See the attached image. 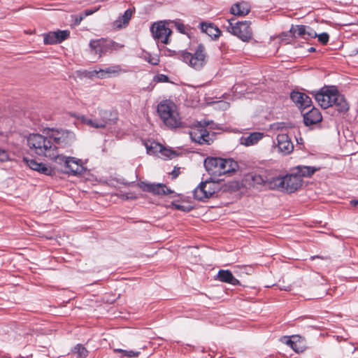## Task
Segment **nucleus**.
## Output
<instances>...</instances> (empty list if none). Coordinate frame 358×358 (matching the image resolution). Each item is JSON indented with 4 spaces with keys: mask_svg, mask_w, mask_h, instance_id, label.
<instances>
[{
    "mask_svg": "<svg viewBox=\"0 0 358 358\" xmlns=\"http://www.w3.org/2000/svg\"><path fill=\"white\" fill-rule=\"evenodd\" d=\"M250 12L248 5L244 2L236 3L234 4L230 8V13L232 15L237 16H245Z\"/></svg>",
    "mask_w": 358,
    "mask_h": 358,
    "instance_id": "obj_27",
    "label": "nucleus"
},
{
    "mask_svg": "<svg viewBox=\"0 0 358 358\" xmlns=\"http://www.w3.org/2000/svg\"><path fill=\"white\" fill-rule=\"evenodd\" d=\"M315 258H320V259H324L325 258L321 257V256H319V255H316V256H313L310 257L311 259H315Z\"/></svg>",
    "mask_w": 358,
    "mask_h": 358,
    "instance_id": "obj_46",
    "label": "nucleus"
},
{
    "mask_svg": "<svg viewBox=\"0 0 358 358\" xmlns=\"http://www.w3.org/2000/svg\"><path fill=\"white\" fill-rule=\"evenodd\" d=\"M284 191L292 193L296 191L302 186L303 180L299 178L292 170V173L283 176Z\"/></svg>",
    "mask_w": 358,
    "mask_h": 358,
    "instance_id": "obj_16",
    "label": "nucleus"
},
{
    "mask_svg": "<svg viewBox=\"0 0 358 358\" xmlns=\"http://www.w3.org/2000/svg\"><path fill=\"white\" fill-rule=\"evenodd\" d=\"M157 113L163 122L169 128L180 127L181 121L178 113L172 102L163 101L157 106Z\"/></svg>",
    "mask_w": 358,
    "mask_h": 358,
    "instance_id": "obj_6",
    "label": "nucleus"
},
{
    "mask_svg": "<svg viewBox=\"0 0 358 358\" xmlns=\"http://www.w3.org/2000/svg\"><path fill=\"white\" fill-rule=\"evenodd\" d=\"M171 174L173 179L176 178L180 174V168L174 167Z\"/></svg>",
    "mask_w": 358,
    "mask_h": 358,
    "instance_id": "obj_40",
    "label": "nucleus"
},
{
    "mask_svg": "<svg viewBox=\"0 0 358 358\" xmlns=\"http://www.w3.org/2000/svg\"><path fill=\"white\" fill-rule=\"evenodd\" d=\"M207 124L202 125L201 123L192 127L189 131L191 140L199 145H210L215 138V133L208 131Z\"/></svg>",
    "mask_w": 358,
    "mask_h": 358,
    "instance_id": "obj_8",
    "label": "nucleus"
},
{
    "mask_svg": "<svg viewBox=\"0 0 358 358\" xmlns=\"http://www.w3.org/2000/svg\"><path fill=\"white\" fill-rule=\"evenodd\" d=\"M57 159H58L60 163H64V166L66 169L65 172L69 175H81L85 171V168L83 166L81 159L73 157H65L59 155L55 160Z\"/></svg>",
    "mask_w": 358,
    "mask_h": 358,
    "instance_id": "obj_10",
    "label": "nucleus"
},
{
    "mask_svg": "<svg viewBox=\"0 0 358 358\" xmlns=\"http://www.w3.org/2000/svg\"><path fill=\"white\" fill-rule=\"evenodd\" d=\"M175 207L176 209L178 210H182V211H187L188 210L185 206H182V205H180V204H176L175 205Z\"/></svg>",
    "mask_w": 358,
    "mask_h": 358,
    "instance_id": "obj_43",
    "label": "nucleus"
},
{
    "mask_svg": "<svg viewBox=\"0 0 358 358\" xmlns=\"http://www.w3.org/2000/svg\"><path fill=\"white\" fill-rule=\"evenodd\" d=\"M98 9H87V10H85L82 14H83V17H87L88 15H92L93 13H94Z\"/></svg>",
    "mask_w": 358,
    "mask_h": 358,
    "instance_id": "obj_39",
    "label": "nucleus"
},
{
    "mask_svg": "<svg viewBox=\"0 0 358 358\" xmlns=\"http://www.w3.org/2000/svg\"><path fill=\"white\" fill-rule=\"evenodd\" d=\"M290 99L300 109L301 113H303V110L312 106L311 99L303 92L293 90L290 93Z\"/></svg>",
    "mask_w": 358,
    "mask_h": 358,
    "instance_id": "obj_15",
    "label": "nucleus"
},
{
    "mask_svg": "<svg viewBox=\"0 0 358 358\" xmlns=\"http://www.w3.org/2000/svg\"><path fill=\"white\" fill-rule=\"evenodd\" d=\"M138 186L144 192H151L157 195H168L173 193V191L167 186L162 183L152 184L143 181L138 183Z\"/></svg>",
    "mask_w": 358,
    "mask_h": 358,
    "instance_id": "obj_14",
    "label": "nucleus"
},
{
    "mask_svg": "<svg viewBox=\"0 0 358 358\" xmlns=\"http://www.w3.org/2000/svg\"><path fill=\"white\" fill-rule=\"evenodd\" d=\"M152 35L157 43L167 44L169 43V36L171 34V30L166 27L165 22H159L155 23L150 28Z\"/></svg>",
    "mask_w": 358,
    "mask_h": 358,
    "instance_id": "obj_13",
    "label": "nucleus"
},
{
    "mask_svg": "<svg viewBox=\"0 0 358 358\" xmlns=\"http://www.w3.org/2000/svg\"><path fill=\"white\" fill-rule=\"evenodd\" d=\"M282 341L283 343L289 345L295 352L298 351L297 344L294 341L292 340L291 337L285 336Z\"/></svg>",
    "mask_w": 358,
    "mask_h": 358,
    "instance_id": "obj_36",
    "label": "nucleus"
},
{
    "mask_svg": "<svg viewBox=\"0 0 358 358\" xmlns=\"http://www.w3.org/2000/svg\"><path fill=\"white\" fill-rule=\"evenodd\" d=\"M50 136L54 145H56L57 150L59 148L71 146L76 139L73 132L63 129L53 132Z\"/></svg>",
    "mask_w": 358,
    "mask_h": 358,
    "instance_id": "obj_12",
    "label": "nucleus"
},
{
    "mask_svg": "<svg viewBox=\"0 0 358 358\" xmlns=\"http://www.w3.org/2000/svg\"><path fill=\"white\" fill-rule=\"evenodd\" d=\"M313 95L316 101L323 108L335 107L338 113H345L349 110V104L344 96L336 88L323 87Z\"/></svg>",
    "mask_w": 358,
    "mask_h": 358,
    "instance_id": "obj_2",
    "label": "nucleus"
},
{
    "mask_svg": "<svg viewBox=\"0 0 358 358\" xmlns=\"http://www.w3.org/2000/svg\"><path fill=\"white\" fill-rule=\"evenodd\" d=\"M217 280L234 286L241 285L240 281L234 276L229 270H220L217 275Z\"/></svg>",
    "mask_w": 358,
    "mask_h": 358,
    "instance_id": "obj_22",
    "label": "nucleus"
},
{
    "mask_svg": "<svg viewBox=\"0 0 358 358\" xmlns=\"http://www.w3.org/2000/svg\"><path fill=\"white\" fill-rule=\"evenodd\" d=\"M202 32L206 34L213 39H217L221 34V31L213 23L202 22L199 24Z\"/></svg>",
    "mask_w": 358,
    "mask_h": 358,
    "instance_id": "obj_23",
    "label": "nucleus"
},
{
    "mask_svg": "<svg viewBox=\"0 0 358 358\" xmlns=\"http://www.w3.org/2000/svg\"><path fill=\"white\" fill-rule=\"evenodd\" d=\"M90 47L95 55L99 57L107 52L113 50H117L122 48L123 45L110 39L101 38L98 40H92L90 42Z\"/></svg>",
    "mask_w": 358,
    "mask_h": 358,
    "instance_id": "obj_9",
    "label": "nucleus"
},
{
    "mask_svg": "<svg viewBox=\"0 0 358 358\" xmlns=\"http://www.w3.org/2000/svg\"><path fill=\"white\" fill-rule=\"evenodd\" d=\"M319 169H320V168H317L315 166L299 165V166L293 168L292 171L297 176H299L300 179H302V178H303V177H306V178L311 177Z\"/></svg>",
    "mask_w": 358,
    "mask_h": 358,
    "instance_id": "obj_24",
    "label": "nucleus"
},
{
    "mask_svg": "<svg viewBox=\"0 0 358 358\" xmlns=\"http://www.w3.org/2000/svg\"><path fill=\"white\" fill-rule=\"evenodd\" d=\"M84 18H85V17H83L82 13H80L79 16H76L75 24H76V25L79 24Z\"/></svg>",
    "mask_w": 358,
    "mask_h": 358,
    "instance_id": "obj_42",
    "label": "nucleus"
},
{
    "mask_svg": "<svg viewBox=\"0 0 358 358\" xmlns=\"http://www.w3.org/2000/svg\"><path fill=\"white\" fill-rule=\"evenodd\" d=\"M113 352L115 353H121L122 356H125L128 357H137L140 355V352L138 351L125 350L120 348H115L113 349Z\"/></svg>",
    "mask_w": 358,
    "mask_h": 358,
    "instance_id": "obj_33",
    "label": "nucleus"
},
{
    "mask_svg": "<svg viewBox=\"0 0 358 358\" xmlns=\"http://www.w3.org/2000/svg\"><path fill=\"white\" fill-rule=\"evenodd\" d=\"M24 162L31 169L36 171L46 176L51 175L52 173V169L50 167L47 166L45 164L41 162H38L34 159L24 157Z\"/></svg>",
    "mask_w": 358,
    "mask_h": 358,
    "instance_id": "obj_20",
    "label": "nucleus"
},
{
    "mask_svg": "<svg viewBox=\"0 0 358 358\" xmlns=\"http://www.w3.org/2000/svg\"><path fill=\"white\" fill-rule=\"evenodd\" d=\"M317 36V34L316 31L313 29L308 27L306 30V35H304L303 39L308 41V40L316 38Z\"/></svg>",
    "mask_w": 358,
    "mask_h": 358,
    "instance_id": "obj_35",
    "label": "nucleus"
},
{
    "mask_svg": "<svg viewBox=\"0 0 358 358\" xmlns=\"http://www.w3.org/2000/svg\"><path fill=\"white\" fill-rule=\"evenodd\" d=\"M303 122L306 126H310L320 123L322 120V115L319 109L311 106L308 111L301 113Z\"/></svg>",
    "mask_w": 358,
    "mask_h": 358,
    "instance_id": "obj_19",
    "label": "nucleus"
},
{
    "mask_svg": "<svg viewBox=\"0 0 358 358\" xmlns=\"http://www.w3.org/2000/svg\"><path fill=\"white\" fill-rule=\"evenodd\" d=\"M204 166L210 178L217 179L224 175H230L238 168L237 162L232 159L208 157L204 160Z\"/></svg>",
    "mask_w": 358,
    "mask_h": 358,
    "instance_id": "obj_4",
    "label": "nucleus"
},
{
    "mask_svg": "<svg viewBox=\"0 0 358 358\" xmlns=\"http://www.w3.org/2000/svg\"><path fill=\"white\" fill-rule=\"evenodd\" d=\"M169 79V77L164 74H157L155 76V80L157 83H167Z\"/></svg>",
    "mask_w": 358,
    "mask_h": 358,
    "instance_id": "obj_38",
    "label": "nucleus"
},
{
    "mask_svg": "<svg viewBox=\"0 0 358 358\" xmlns=\"http://www.w3.org/2000/svg\"><path fill=\"white\" fill-rule=\"evenodd\" d=\"M315 48H313V47H311L308 49V52H315Z\"/></svg>",
    "mask_w": 358,
    "mask_h": 358,
    "instance_id": "obj_47",
    "label": "nucleus"
},
{
    "mask_svg": "<svg viewBox=\"0 0 358 358\" xmlns=\"http://www.w3.org/2000/svg\"><path fill=\"white\" fill-rule=\"evenodd\" d=\"M266 179L267 176L259 174H255L252 176V180L255 184L263 185L265 187Z\"/></svg>",
    "mask_w": 358,
    "mask_h": 358,
    "instance_id": "obj_34",
    "label": "nucleus"
},
{
    "mask_svg": "<svg viewBox=\"0 0 358 358\" xmlns=\"http://www.w3.org/2000/svg\"><path fill=\"white\" fill-rule=\"evenodd\" d=\"M174 26L176 29L181 34H186L189 36V31H190V28L188 25L184 24L180 20H176L173 22Z\"/></svg>",
    "mask_w": 358,
    "mask_h": 358,
    "instance_id": "obj_32",
    "label": "nucleus"
},
{
    "mask_svg": "<svg viewBox=\"0 0 358 358\" xmlns=\"http://www.w3.org/2000/svg\"><path fill=\"white\" fill-rule=\"evenodd\" d=\"M278 151L283 155H288L294 150V145L287 134H279L276 137Z\"/></svg>",
    "mask_w": 358,
    "mask_h": 358,
    "instance_id": "obj_18",
    "label": "nucleus"
},
{
    "mask_svg": "<svg viewBox=\"0 0 358 358\" xmlns=\"http://www.w3.org/2000/svg\"><path fill=\"white\" fill-rule=\"evenodd\" d=\"M99 115L100 116L99 119L92 120L83 117V122L85 124L94 128L103 129L111 122L115 123L117 120V117H112L113 113L110 110H101L99 113Z\"/></svg>",
    "mask_w": 358,
    "mask_h": 358,
    "instance_id": "obj_11",
    "label": "nucleus"
},
{
    "mask_svg": "<svg viewBox=\"0 0 358 358\" xmlns=\"http://www.w3.org/2000/svg\"><path fill=\"white\" fill-rule=\"evenodd\" d=\"M234 21L233 18L227 20V25L225 26L227 31L243 42H249L252 38L250 21Z\"/></svg>",
    "mask_w": 358,
    "mask_h": 358,
    "instance_id": "obj_7",
    "label": "nucleus"
},
{
    "mask_svg": "<svg viewBox=\"0 0 358 358\" xmlns=\"http://www.w3.org/2000/svg\"><path fill=\"white\" fill-rule=\"evenodd\" d=\"M145 147L147 149V152L150 155L155 154L157 150H154V149L159 148L162 155L164 157L172 159L177 156V153L175 150L163 148L162 145L159 143H152L150 144V145H149L148 143H145Z\"/></svg>",
    "mask_w": 358,
    "mask_h": 358,
    "instance_id": "obj_21",
    "label": "nucleus"
},
{
    "mask_svg": "<svg viewBox=\"0 0 358 358\" xmlns=\"http://www.w3.org/2000/svg\"><path fill=\"white\" fill-rule=\"evenodd\" d=\"M317 37L318 38V41L322 45H327L329 42V36L326 32L317 34Z\"/></svg>",
    "mask_w": 358,
    "mask_h": 358,
    "instance_id": "obj_37",
    "label": "nucleus"
},
{
    "mask_svg": "<svg viewBox=\"0 0 358 358\" xmlns=\"http://www.w3.org/2000/svg\"><path fill=\"white\" fill-rule=\"evenodd\" d=\"M308 27L305 25H292L289 29V32L292 34V36L295 38L301 37L303 38L304 35H306V30Z\"/></svg>",
    "mask_w": 358,
    "mask_h": 358,
    "instance_id": "obj_30",
    "label": "nucleus"
},
{
    "mask_svg": "<svg viewBox=\"0 0 358 358\" xmlns=\"http://www.w3.org/2000/svg\"><path fill=\"white\" fill-rule=\"evenodd\" d=\"M148 62L152 65H157L159 62V59L157 57L150 58Z\"/></svg>",
    "mask_w": 358,
    "mask_h": 358,
    "instance_id": "obj_41",
    "label": "nucleus"
},
{
    "mask_svg": "<svg viewBox=\"0 0 358 358\" xmlns=\"http://www.w3.org/2000/svg\"><path fill=\"white\" fill-rule=\"evenodd\" d=\"M264 136L263 133L252 132L249 136L242 137L241 143L245 146H250L257 144Z\"/></svg>",
    "mask_w": 358,
    "mask_h": 358,
    "instance_id": "obj_26",
    "label": "nucleus"
},
{
    "mask_svg": "<svg viewBox=\"0 0 358 358\" xmlns=\"http://www.w3.org/2000/svg\"><path fill=\"white\" fill-rule=\"evenodd\" d=\"M350 204L354 206H358V199H352L350 201Z\"/></svg>",
    "mask_w": 358,
    "mask_h": 358,
    "instance_id": "obj_44",
    "label": "nucleus"
},
{
    "mask_svg": "<svg viewBox=\"0 0 358 358\" xmlns=\"http://www.w3.org/2000/svg\"><path fill=\"white\" fill-rule=\"evenodd\" d=\"M133 11L131 9H127L124 11V14L119 17L118 20H117L115 22V25L117 28H121L123 26H126L128 24L131 16H132Z\"/></svg>",
    "mask_w": 358,
    "mask_h": 358,
    "instance_id": "obj_29",
    "label": "nucleus"
},
{
    "mask_svg": "<svg viewBox=\"0 0 358 358\" xmlns=\"http://www.w3.org/2000/svg\"><path fill=\"white\" fill-rule=\"evenodd\" d=\"M266 187L271 189L284 190L283 176H267Z\"/></svg>",
    "mask_w": 358,
    "mask_h": 358,
    "instance_id": "obj_25",
    "label": "nucleus"
},
{
    "mask_svg": "<svg viewBox=\"0 0 358 358\" xmlns=\"http://www.w3.org/2000/svg\"><path fill=\"white\" fill-rule=\"evenodd\" d=\"M71 352L77 354V358H86L89 354L88 350L80 343L76 345L71 349Z\"/></svg>",
    "mask_w": 358,
    "mask_h": 358,
    "instance_id": "obj_31",
    "label": "nucleus"
},
{
    "mask_svg": "<svg viewBox=\"0 0 358 358\" xmlns=\"http://www.w3.org/2000/svg\"><path fill=\"white\" fill-rule=\"evenodd\" d=\"M27 145L31 150L38 156L56 159L59 152L52 141L50 136H45L39 134H31L27 138Z\"/></svg>",
    "mask_w": 358,
    "mask_h": 358,
    "instance_id": "obj_3",
    "label": "nucleus"
},
{
    "mask_svg": "<svg viewBox=\"0 0 358 358\" xmlns=\"http://www.w3.org/2000/svg\"><path fill=\"white\" fill-rule=\"evenodd\" d=\"M357 53H358V50H357Z\"/></svg>",
    "mask_w": 358,
    "mask_h": 358,
    "instance_id": "obj_48",
    "label": "nucleus"
},
{
    "mask_svg": "<svg viewBox=\"0 0 358 358\" xmlns=\"http://www.w3.org/2000/svg\"><path fill=\"white\" fill-rule=\"evenodd\" d=\"M221 180L210 178L201 181L193 192L194 198L198 201H204L212 197L221 190Z\"/></svg>",
    "mask_w": 358,
    "mask_h": 358,
    "instance_id": "obj_5",
    "label": "nucleus"
},
{
    "mask_svg": "<svg viewBox=\"0 0 358 358\" xmlns=\"http://www.w3.org/2000/svg\"><path fill=\"white\" fill-rule=\"evenodd\" d=\"M191 52L186 50L176 52L174 50H166L168 56H174L192 69L199 71L202 69L208 62V55L203 43H199L194 48H190Z\"/></svg>",
    "mask_w": 358,
    "mask_h": 358,
    "instance_id": "obj_1",
    "label": "nucleus"
},
{
    "mask_svg": "<svg viewBox=\"0 0 358 358\" xmlns=\"http://www.w3.org/2000/svg\"><path fill=\"white\" fill-rule=\"evenodd\" d=\"M6 156V153L4 151H1L0 150V161H3V157Z\"/></svg>",
    "mask_w": 358,
    "mask_h": 358,
    "instance_id": "obj_45",
    "label": "nucleus"
},
{
    "mask_svg": "<svg viewBox=\"0 0 358 358\" xmlns=\"http://www.w3.org/2000/svg\"><path fill=\"white\" fill-rule=\"evenodd\" d=\"M120 70L119 66H109L106 69H100L99 71L94 70L96 73L97 78H104L109 77L111 74L117 73Z\"/></svg>",
    "mask_w": 358,
    "mask_h": 358,
    "instance_id": "obj_28",
    "label": "nucleus"
},
{
    "mask_svg": "<svg viewBox=\"0 0 358 358\" xmlns=\"http://www.w3.org/2000/svg\"><path fill=\"white\" fill-rule=\"evenodd\" d=\"M69 36L70 31L68 30L50 31L48 34H44L43 42L46 45L57 44L67 39Z\"/></svg>",
    "mask_w": 358,
    "mask_h": 358,
    "instance_id": "obj_17",
    "label": "nucleus"
}]
</instances>
